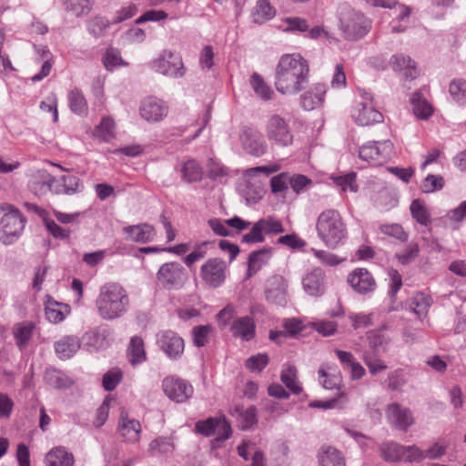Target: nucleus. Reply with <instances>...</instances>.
Here are the masks:
<instances>
[{
    "instance_id": "f257e3e1",
    "label": "nucleus",
    "mask_w": 466,
    "mask_h": 466,
    "mask_svg": "<svg viewBox=\"0 0 466 466\" xmlns=\"http://www.w3.org/2000/svg\"><path fill=\"white\" fill-rule=\"evenodd\" d=\"M309 66L299 54L283 55L276 67L275 86L283 95H296L308 84Z\"/></svg>"
},
{
    "instance_id": "f03ea898",
    "label": "nucleus",
    "mask_w": 466,
    "mask_h": 466,
    "mask_svg": "<svg viewBox=\"0 0 466 466\" xmlns=\"http://www.w3.org/2000/svg\"><path fill=\"white\" fill-rule=\"evenodd\" d=\"M95 304L99 317L104 320L112 321L128 312L130 299L123 286L109 282L100 288Z\"/></svg>"
},
{
    "instance_id": "7ed1b4c3",
    "label": "nucleus",
    "mask_w": 466,
    "mask_h": 466,
    "mask_svg": "<svg viewBox=\"0 0 466 466\" xmlns=\"http://www.w3.org/2000/svg\"><path fill=\"white\" fill-rule=\"evenodd\" d=\"M316 231L319 238L329 248L342 245L348 232L339 212L333 208L323 210L317 218Z\"/></svg>"
},
{
    "instance_id": "20e7f679",
    "label": "nucleus",
    "mask_w": 466,
    "mask_h": 466,
    "mask_svg": "<svg viewBox=\"0 0 466 466\" xmlns=\"http://www.w3.org/2000/svg\"><path fill=\"white\" fill-rule=\"evenodd\" d=\"M339 28L347 40L356 41L369 33L371 21L362 13L344 6L339 14Z\"/></svg>"
},
{
    "instance_id": "39448f33",
    "label": "nucleus",
    "mask_w": 466,
    "mask_h": 466,
    "mask_svg": "<svg viewBox=\"0 0 466 466\" xmlns=\"http://www.w3.org/2000/svg\"><path fill=\"white\" fill-rule=\"evenodd\" d=\"M0 211L4 212L0 220V241L11 245L20 238L26 220L20 210L12 205H1Z\"/></svg>"
},
{
    "instance_id": "423d86ee",
    "label": "nucleus",
    "mask_w": 466,
    "mask_h": 466,
    "mask_svg": "<svg viewBox=\"0 0 466 466\" xmlns=\"http://www.w3.org/2000/svg\"><path fill=\"white\" fill-rule=\"evenodd\" d=\"M360 96V100L356 101L351 109L354 122L362 127L382 122L383 115L375 107L372 95L361 90Z\"/></svg>"
},
{
    "instance_id": "0eeeda50",
    "label": "nucleus",
    "mask_w": 466,
    "mask_h": 466,
    "mask_svg": "<svg viewBox=\"0 0 466 466\" xmlns=\"http://www.w3.org/2000/svg\"><path fill=\"white\" fill-rule=\"evenodd\" d=\"M284 231L285 228L279 219L268 216L255 222L250 230L242 235L241 242L247 244L261 243L265 241L266 235H278Z\"/></svg>"
},
{
    "instance_id": "6e6552de",
    "label": "nucleus",
    "mask_w": 466,
    "mask_h": 466,
    "mask_svg": "<svg viewBox=\"0 0 466 466\" xmlns=\"http://www.w3.org/2000/svg\"><path fill=\"white\" fill-rule=\"evenodd\" d=\"M149 66L155 72L172 78H179L186 74L181 56L171 50H163L149 63Z\"/></svg>"
},
{
    "instance_id": "1a4fd4ad",
    "label": "nucleus",
    "mask_w": 466,
    "mask_h": 466,
    "mask_svg": "<svg viewBox=\"0 0 466 466\" xmlns=\"http://www.w3.org/2000/svg\"><path fill=\"white\" fill-rule=\"evenodd\" d=\"M268 139L278 147H289L293 143V133L289 122L278 114L268 116L265 124Z\"/></svg>"
},
{
    "instance_id": "9d476101",
    "label": "nucleus",
    "mask_w": 466,
    "mask_h": 466,
    "mask_svg": "<svg viewBox=\"0 0 466 466\" xmlns=\"http://www.w3.org/2000/svg\"><path fill=\"white\" fill-rule=\"evenodd\" d=\"M195 430L198 433L209 437L216 434V441H224L232 435L230 423L225 416L209 417L206 420H198L195 424Z\"/></svg>"
},
{
    "instance_id": "9b49d317",
    "label": "nucleus",
    "mask_w": 466,
    "mask_h": 466,
    "mask_svg": "<svg viewBox=\"0 0 466 466\" xmlns=\"http://www.w3.org/2000/svg\"><path fill=\"white\" fill-rule=\"evenodd\" d=\"M157 279L166 289H178L187 279V272L179 262H167L157 272Z\"/></svg>"
},
{
    "instance_id": "f8f14e48",
    "label": "nucleus",
    "mask_w": 466,
    "mask_h": 466,
    "mask_svg": "<svg viewBox=\"0 0 466 466\" xmlns=\"http://www.w3.org/2000/svg\"><path fill=\"white\" fill-rule=\"evenodd\" d=\"M227 268L225 260L219 258H211L201 266L199 274L206 285L217 289L225 283Z\"/></svg>"
},
{
    "instance_id": "ddd939ff",
    "label": "nucleus",
    "mask_w": 466,
    "mask_h": 466,
    "mask_svg": "<svg viewBox=\"0 0 466 466\" xmlns=\"http://www.w3.org/2000/svg\"><path fill=\"white\" fill-rule=\"evenodd\" d=\"M239 140L243 149L248 155L258 157L268 152V143L256 127L244 126L239 132Z\"/></svg>"
},
{
    "instance_id": "4468645a",
    "label": "nucleus",
    "mask_w": 466,
    "mask_h": 466,
    "mask_svg": "<svg viewBox=\"0 0 466 466\" xmlns=\"http://www.w3.org/2000/svg\"><path fill=\"white\" fill-rule=\"evenodd\" d=\"M392 150L393 144L390 140L372 141L360 147L359 156L362 160L378 166L390 157Z\"/></svg>"
},
{
    "instance_id": "2eb2a0df",
    "label": "nucleus",
    "mask_w": 466,
    "mask_h": 466,
    "mask_svg": "<svg viewBox=\"0 0 466 466\" xmlns=\"http://www.w3.org/2000/svg\"><path fill=\"white\" fill-rule=\"evenodd\" d=\"M162 388L167 398L177 403L186 402L194 393L190 382L175 376L165 378L162 381Z\"/></svg>"
},
{
    "instance_id": "dca6fc26",
    "label": "nucleus",
    "mask_w": 466,
    "mask_h": 466,
    "mask_svg": "<svg viewBox=\"0 0 466 466\" xmlns=\"http://www.w3.org/2000/svg\"><path fill=\"white\" fill-rule=\"evenodd\" d=\"M157 345L173 360L180 359L185 349L184 339L172 330L159 331L157 334Z\"/></svg>"
},
{
    "instance_id": "f3484780",
    "label": "nucleus",
    "mask_w": 466,
    "mask_h": 466,
    "mask_svg": "<svg viewBox=\"0 0 466 466\" xmlns=\"http://www.w3.org/2000/svg\"><path fill=\"white\" fill-rule=\"evenodd\" d=\"M112 340V331L107 325L96 326L83 336L84 345L90 352L107 349Z\"/></svg>"
},
{
    "instance_id": "a211bd4d",
    "label": "nucleus",
    "mask_w": 466,
    "mask_h": 466,
    "mask_svg": "<svg viewBox=\"0 0 466 466\" xmlns=\"http://www.w3.org/2000/svg\"><path fill=\"white\" fill-rule=\"evenodd\" d=\"M347 281L355 292L361 295L372 293L377 288L374 277L364 268H357L351 271Z\"/></svg>"
},
{
    "instance_id": "6ab92c4d",
    "label": "nucleus",
    "mask_w": 466,
    "mask_h": 466,
    "mask_svg": "<svg viewBox=\"0 0 466 466\" xmlns=\"http://www.w3.org/2000/svg\"><path fill=\"white\" fill-rule=\"evenodd\" d=\"M288 284L281 275H273L268 279L265 289L266 299L273 304H286Z\"/></svg>"
},
{
    "instance_id": "aec40b11",
    "label": "nucleus",
    "mask_w": 466,
    "mask_h": 466,
    "mask_svg": "<svg viewBox=\"0 0 466 466\" xmlns=\"http://www.w3.org/2000/svg\"><path fill=\"white\" fill-rule=\"evenodd\" d=\"M167 111L168 107L167 104L154 96L143 100L139 107V113L142 118L152 122L162 120L167 115Z\"/></svg>"
},
{
    "instance_id": "412c9836",
    "label": "nucleus",
    "mask_w": 466,
    "mask_h": 466,
    "mask_svg": "<svg viewBox=\"0 0 466 466\" xmlns=\"http://www.w3.org/2000/svg\"><path fill=\"white\" fill-rule=\"evenodd\" d=\"M386 412L389 422L398 430L406 431L414 423L410 410L399 403L389 404Z\"/></svg>"
},
{
    "instance_id": "4be33fe9",
    "label": "nucleus",
    "mask_w": 466,
    "mask_h": 466,
    "mask_svg": "<svg viewBox=\"0 0 466 466\" xmlns=\"http://www.w3.org/2000/svg\"><path fill=\"white\" fill-rule=\"evenodd\" d=\"M123 232L127 241L142 244L152 242L157 236L154 227L147 223L127 226Z\"/></svg>"
},
{
    "instance_id": "5701e85b",
    "label": "nucleus",
    "mask_w": 466,
    "mask_h": 466,
    "mask_svg": "<svg viewBox=\"0 0 466 466\" xmlns=\"http://www.w3.org/2000/svg\"><path fill=\"white\" fill-rule=\"evenodd\" d=\"M302 286L309 296L319 297L325 292V273L320 268H315L303 277Z\"/></svg>"
},
{
    "instance_id": "b1692460",
    "label": "nucleus",
    "mask_w": 466,
    "mask_h": 466,
    "mask_svg": "<svg viewBox=\"0 0 466 466\" xmlns=\"http://www.w3.org/2000/svg\"><path fill=\"white\" fill-rule=\"evenodd\" d=\"M326 92L327 86L325 84H314L300 96L301 106L305 110H312L321 106L324 102Z\"/></svg>"
},
{
    "instance_id": "393cba45",
    "label": "nucleus",
    "mask_w": 466,
    "mask_h": 466,
    "mask_svg": "<svg viewBox=\"0 0 466 466\" xmlns=\"http://www.w3.org/2000/svg\"><path fill=\"white\" fill-rule=\"evenodd\" d=\"M230 331L232 336L244 341H249L255 338L256 324L252 317L244 316L233 320Z\"/></svg>"
},
{
    "instance_id": "a878e982",
    "label": "nucleus",
    "mask_w": 466,
    "mask_h": 466,
    "mask_svg": "<svg viewBox=\"0 0 466 466\" xmlns=\"http://www.w3.org/2000/svg\"><path fill=\"white\" fill-rule=\"evenodd\" d=\"M272 256L270 248H262L251 252L248 256L246 279L257 274L265 266Z\"/></svg>"
},
{
    "instance_id": "bb28decb",
    "label": "nucleus",
    "mask_w": 466,
    "mask_h": 466,
    "mask_svg": "<svg viewBox=\"0 0 466 466\" xmlns=\"http://www.w3.org/2000/svg\"><path fill=\"white\" fill-rule=\"evenodd\" d=\"M118 430L125 441L135 442L139 440L141 425L137 420L128 419L127 414L121 412Z\"/></svg>"
},
{
    "instance_id": "cd10ccee",
    "label": "nucleus",
    "mask_w": 466,
    "mask_h": 466,
    "mask_svg": "<svg viewBox=\"0 0 466 466\" xmlns=\"http://www.w3.org/2000/svg\"><path fill=\"white\" fill-rule=\"evenodd\" d=\"M390 65L394 71L401 72L406 79H415L419 75L415 62L403 54L392 56Z\"/></svg>"
},
{
    "instance_id": "c85d7f7f",
    "label": "nucleus",
    "mask_w": 466,
    "mask_h": 466,
    "mask_svg": "<svg viewBox=\"0 0 466 466\" xmlns=\"http://www.w3.org/2000/svg\"><path fill=\"white\" fill-rule=\"evenodd\" d=\"M54 347L59 359L67 360L80 349L81 341L77 336H65L57 340Z\"/></svg>"
},
{
    "instance_id": "c756f323",
    "label": "nucleus",
    "mask_w": 466,
    "mask_h": 466,
    "mask_svg": "<svg viewBox=\"0 0 466 466\" xmlns=\"http://www.w3.org/2000/svg\"><path fill=\"white\" fill-rule=\"evenodd\" d=\"M46 466H74V455L65 447L57 446L46 453L45 458Z\"/></svg>"
},
{
    "instance_id": "7c9ffc66",
    "label": "nucleus",
    "mask_w": 466,
    "mask_h": 466,
    "mask_svg": "<svg viewBox=\"0 0 466 466\" xmlns=\"http://www.w3.org/2000/svg\"><path fill=\"white\" fill-rule=\"evenodd\" d=\"M319 466H346L342 453L332 446L323 445L318 453Z\"/></svg>"
},
{
    "instance_id": "2f4dec72",
    "label": "nucleus",
    "mask_w": 466,
    "mask_h": 466,
    "mask_svg": "<svg viewBox=\"0 0 466 466\" xmlns=\"http://www.w3.org/2000/svg\"><path fill=\"white\" fill-rule=\"evenodd\" d=\"M368 348L363 354L380 355L385 353L390 344V339L377 330L367 333Z\"/></svg>"
},
{
    "instance_id": "473e14b6",
    "label": "nucleus",
    "mask_w": 466,
    "mask_h": 466,
    "mask_svg": "<svg viewBox=\"0 0 466 466\" xmlns=\"http://www.w3.org/2000/svg\"><path fill=\"white\" fill-rule=\"evenodd\" d=\"M80 179L74 174H66L56 178L54 192L56 194H75L80 191Z\"/></svg>"
},
{
    "instance_id": "72a5a7b5",
    "label": "nucleus",
    "mask_w": 466,
    "mask_h": 466,
    "mask_svg": "<svg viewBox=\"0 0 466 466\" xmlns=\"http://www.w3.org/2000/svg\"><path fill=\"white\" fill-rule=\"evenodd\" d=\"M127 358L129 363L135 367L147 360L144 340L141 337L134 336L130 339L127 347Z\"/></svg>"
},
{
    "instance_id": "f704fd0d",
    "label": "nucleus",
    "mask_w": 466,
    "mask_h": 466,
    "mask_svg": "<svg viewBox=\"0 0 466 466\" xmlns=\"http://www.w3.org/2000/svg\"><path fill=\"white\" fill-rule=\"evenodd\" d=\"M34 329L35 325L30 321L19 322L14 325L13 335L19 350H23L27 347L32 338Z\"/></svg>"
},
{
    "instance_id": "c9c22d12",
    "label": "nucleus",
    "mask_w": 466,
    "mask_h": 466,
    "mask_svg": "<svg viewBox=\"0 0 466 466\" xmlns=\"http://www.w3.org/2000/svg\"><path fill=\"white\" fill-rule=\"evenodd\" d=\"M180 172L182 179L186 183L200 181L204 175L201 165L193 158H189L182 164Z\"/></svg>"
},
{
    "instance_id": "e433bc0d",
    "label": "nucleus",
    "mask_w": 466,
    "mask_h": 466,
    "mask_svg": "<svg viewBox=\"0 0 466 466\" xmlns=\"http://www.w3.org/2000/svg\"><path fill=\"white\" fill-rule=\"evenodd\" d=\"M46 317L52 323H59L63 321L66 315L69 313V307L66 304L48 299L45 307Z\"/></svg>"
},
{
    "instance_id": "4c0bfd02",
    "label": "nucleus",
    "mask_w": 466,
    "mask_h": 466,
    "mask_svg": "<svg viewBox=\"0 0 466 466\" xmlns=\"http://www.w3.org/2000/svg\"><path fill=\"white\" fill-rule=\"evenodd\" d=\"M34 210L42 218L47 231L58 239H66L70 237L71 231L57 225L53 219L47 218V212L37 206H34Z\"/></svg>"
},
{
    "instance_id": "58836bf2",
    "label": "nucleus",
    "mask_w": 466,
    "mask_h": 466,
    "mask_svg": "<svg viewBox=\"0 0 466 466\" xmlns=\"http://www.w3.org/2000/svg\"><path fill=\"white\" fill-rule=\"evenodd\" d=\"M275 15L276 10L268 0H258L251 13L253 22L259 25L272 19Z\"/></svg>"
},
{
    "instance_id": "ea45409f",
    "label": "nucleus",
    "mask_w": 466,
    "mask_h": 466,
    "mask_svg": "<svg viewBox=\"0 0 466 466\" xmlns=\"http://www.w3.org/2000/svg\"><path fill=\"white\" fill-rule=\"evenodd\" d=\"M410 103L414 115L420 119H428L433 113L432 106L422 96L420 92H415L410 96Z\"/></svg>"
},
{
    "instance_id": "a19ab883",
    "label": "nucleus",
    "mask_w": 466,
    "mask_h": 466,
    "mask_svg": "<svg viewBox=\"0 0 466 466\" xmlns=\"http://www.w3.org/2000/svg\"><path fill=\"white\" fill-rule=\"evenodd\" d=\"M70 110L78 116H86L88 106L86 99L81 90L78 88L72 89L67 96Z\"/></svg>"
},
{
    "instance_id": "79ce46f5",
    "label": "nucleus",
    "mask_w": 466,
    "mask_h": 466,
    "mask_svg": "<svg viewBox=\"0 0 466 466\" xmlns=\"http://www.w3.org/2000/svg\"><path fill=\"white\" fill-rule=\"evenodd\" d=\"M431 304L432 299L430 295L419 292L411 299L410 308L413 313L421 318L426 316Z\"/></svg>"
},
{
    "instance_id": "37998d69",
    "label": "nucleus",
    "mask_w": 466,
    "mask_h": 466,
    "mask_svg": "<svg viewBox=\"0 0 466 466\" xmlns=\"http://www.w3.org/2000/svg\"><path fill=\"white\" fill-rule=\"evenodd\" d=\"M250 86L256 95L261 99L268 101L272 98L274 95L271 87L264 81L263 77L258 74L253 73L250 76Z\"/></svg>"
},
{
    "instance_id": "c03bdc74",
    "label": "nucleus",
    "mask_w": 466,
    "mask_h": 466,
    "mask_svg": "<svg viewBox=\"0 0 466 466\" xmlns=\"http://www.w3.org/2000/svg\"><path fill=\"white\" fill-rule=\"evenodd\" d=\"M62 2L65 10L76 16L87 15L94 5V0H62Z\"/></svg>"
},
{
    "instance_id": "a18cd8bd",
    "label": "nucleus",
    "mask_w": 466,
    "mask_h": 466,
    "mask_svg": "<svg viewBox=\"0 0 466 466\" xmlns=\"http://www.w3.org/2000/svg\"><path fill=\"white\" fill-rule=\"evenodd\" d=\"M280 380L284 385L294 394H299L302 388L297 382V369L293 365H287L281 371Z\"/></svg>"
},
{
    "instance_id": "49530a36",
    "label": "nucleus",
    "mask_w": 466,
    "mask_h": 466,
    "mask_svg": "<svg viewBox=\"0 0 466 466\" xmlns=\"http://www.w3.org/2000/svg\"><path fill=\"white\" fill-rule=\"evenodd\" d=\"M410 210L412 218L420 225L428 226L431 224V214L420 198L411 202Z\"/></svg>"
},
{
    "instance_id": "de8ad7c7",
    "label": "nucleus",
    "mask_w": 466,
    "mask_h": 466,
    "mask_svg": "<svg viewBox=\"0 0 466 466\" xmlns=\"http://www.w3.org/2000/svg\"><path fill=\"white\" fill-rule=\"evenodd\" d=\"M381 457L385 461H402L403 458V445L397 442L389 441L384 442L380 446Z\"/></svg>"
},
{
    "instance_id": "09e8293b",
    "label": "nucleus",
    "mask_w": 466,
    "mask_h": 466,
    "mask_svg": "<svg viewBox=\"0 0 466 466\" xmlns=\"http://www.w3.org/2000/svg\"><path fill=\"white\" fill-rule=\"evenodd\" d=\"M449 93L452 99L463 106L466 104V80L463 78H455L451 81L449 86Z\"/></svg>"
},
{
    "instance_id": "8fccbe9b",
    "label": "nucleus",
    "mask_w": 466,
    "mask_h": 466,
    "mask_svg": "<svg viewBox=\"0 0 466 466\" xmlns=\"http://www.w3.org/2000/svg\"><path fill=\"white\" fill-rule=\"evenodd\" d=\"M110 22L106 17L95 16L87 22L86 28L90 35L96 38H98L106 34Z\"/></svg>"
},
{
    "instance_id": "3c124183",
    "label": "nucleus",
    "mask_w": 466,
    "mask_h": 466,
    "mask_svg": "<svg viewBox=\"0 0 466 466\" xmlns=\"http://www.w3.org/2000/svg\"><path fill=\"white\" fill-rule=\"evenodd\" d=\"M55 181L56 177L45 171L35 177L32 182V188L46 194L48 191H54Z\"/></svg>"
},
{
    "instance_id": "603ef678",
    "label": "nucleus",
    "mask_w": 466,
    "mask_h": 466,
    "mask_svg": "<svg viewBox=\"0 0 466 466\" xmlns=\"http://www.w3.org/2000/svg\"><path fill=\"white\" fill-rule=\"evenodd\" d=\"M97 137L104 141H110L115 137V122L110 117H103L99 125L95 129Z\"/></svg>"
},
{
    "instance_id": "864d4df0",
    "label": "nucleus",
    "mask_w": 466,
    "mask_h": 466,
    "mask_svg": "<svg viewBox=\"0 0 466 466\" xmlns=\"http://www.w3.org/2000/svg\"><path fill=\"white\" fill-rule=\"evenodd\" d=\"M123 379V372L118 368H113L103 375L102 386L106 391H113Z\"/></svg>"
},
{
    "instance_id": "5fc2aeb1",
    "label": "nucleus",
    "mask_w": 466,
    "mask_h": 466,
    "mask_svg": "<svg viewBox=\"0 0 466 466\" xmlns=\"http://www.w3.org/2000/svg\"><path fill=\"white\" fill-rule=\"evenodd\" d=\"M236 411L239 412L241 430L247 431L258 423L257 408L255 406H250L245 410L237 408Z\"/></svg>"
},
{
    "instance_id": "6e6d98bb",
    "label": "nucleus",
    "mask_w": 466,
    "mask_h": 466,
    "mask_svg": "<svg viewBox=\"0 0 466 466\" xmlns=\"http://www.w3.org/2000/svg\"><path fill=\"white\" fill-rule=\"evenodd\" d=\"M213 328L211 325H199L192 329L193 344L198 348L206 346Z\"/></svg>"
},
{
    "instance_id": "4d7b16f0",
    "label": "nucleus",
    "mask_w": 466,
    "mask_h": 466,
    "mask_svg": "<svg viewBox=\"0 0 466 466\" xmlns=\"http://www.w3.org/2000/svg\"><path fill=\"white\" fill-rule=\"evenodd\" d=\"M211 244L209 241H202L199 243H196L194 246V250L187 255L183 261L184 263L190 268L197 261L204 258L207 255V247Z\"/></svg>"
},
{
    "instance_id": "13d9d810",
    "label": "nucleus",
    "mask_w": 466,
    "mask_h": 466,
    "mask_svg": "<svg viewBox=\"0 0 466 466\" xmlns=\"http://www.w3.org/2000/svg\"><path fill=\"white\" fill-rule=\"evenodd\" d=\"M269 358L266 353L252 355L246 360V367L251 372H261L268 364Z\"/></svg>"
},
{
    "instance_id": "bf43d9fd",
    "label": "nucleus",
    "mask_w": 466,
    "mask_h": 466,
    "mask_svg": "<svg viewBox=\"0 0 466 466\" xmlns=\"http://www.w3.org/2000/svg\"><path fill=\"white\" fill-rule=\"evenodd\" d=\"M283 22L287 24V27L283 29L288 33H304L309 30V24L305 18L299 16L286 17Z\"/></svg>"
},
{
    "instance_id": "052dcab7",
    "label": "nucleus",
    "mask_w": 466,
    "mask_h": 466,
    "mask_svg": "<svg viewBox=\"0 0 466 466\" xmlns=\"http://www.w3.org/2000/svg\"><path fill=\"white\" fill-rule=\"evenodd\" d=\"M419 253V245L410 243L403 251L396 253L395 257L401 265H408L418 258Z\"/></svg>"
},
{
    "instance_id": "680f3d73",
    "label": "nucleus",
    "mask_w": 466,
    "mask_h": 466,
    "mask_svg": "<svg viewBox=\"0 0 466 466\" xmlns=\"http://www.w3.org/2000/svg\"><path fill=\"white\" fill-rule=\"evenodd\" d=\"M103 63L105 67L110 71L122 65L123 60L119 50L113 47L106 49L103 57Z\"/></svg>"
},
{
    "instance_id": "e2e57ef3",
    "label": "nucleus",
    "mask_w": 466,
    "mask_h": 466,
    "mask_svg": "<svg viewBox=\"0 0 466 466\" xmlns=\"http://www.w3.org/2000/svg\"><path fill=\"white\" fill-rule=\"evenodd\" d=\"M149 451L152 454H167L173 451V445L169 439L158 437L150 442Z\"/></svg>"
},
{
    "instance_id": "0e129e2a",
    "label": "nucleus",
    "mask_w": 466,
    "mask_h": 466,
    "mask_svg": "<svg viewBox=\"0 0 466 466\" xmlns=\"http://www.w3.org/2000/svg\"><path fill=\"white\" fill-rule=\"evenodd\" d=\"M444 186V179L441 176L428 175L421 184V190L424 193H432L441 190Z\"/></svg>"
},
{
    "instance_id": "69168bd1",
    "label": "nucleus",
    "mask_w": 466,
    "mask_h": 466,
    "mask_svg": "<svg viewBox=\"0 0 466 466\" xmlns=\"http://www.w3.org/2000/svg\"><path fill=\"white\" fill-rule=\"evenodd\" d=\"M388 276L390 278L388 295L394 299L402 287V277L399 271L393 268H389Z\"/></svg>"
},
{
    "instance_id": "338daca9",
    "label": "nucleus",
    "mask_w": 466,
    "mask_h": 466,
    "mask_svg": "<svg viewBox=\"0 0 466 466\" xmlns=\"http://www.w3.org/2000/svg\"><path fill=\"white\" fill-rule=\"evenodd\" d=\"M45 380L54 388L61 389L68 386L67 379L56 370H46Z\"/></svg>"
},
{
    "instance_id": "774afa93",
    "label": "nucleus",
    "mask_w": 466,
    "mask_h": 466,
    "mask_svg": "<svg viewBox=\"0 0 466 466\" xmlns=\"http://www.w3.org/2000/svg\"><path fill=\"white\" fill-rule=\"evenodd\" d=\"M380 355L375 354H363V360L372 375L387 369V365L380 360Z\"/></svg>"
}]
</instances>
